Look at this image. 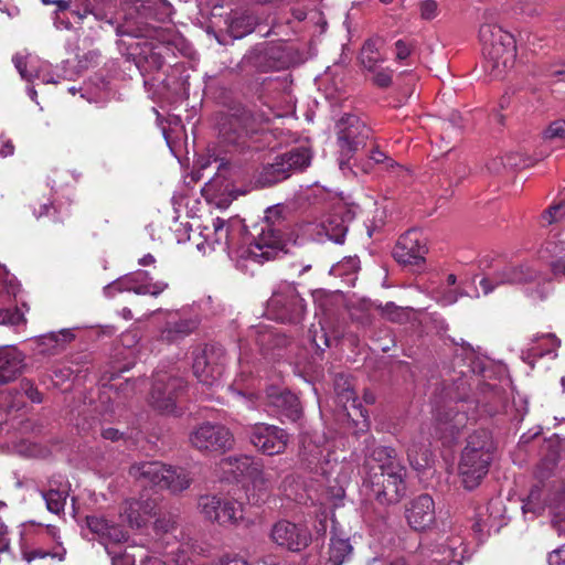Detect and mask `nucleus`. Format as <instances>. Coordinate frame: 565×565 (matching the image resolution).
<instances>
[{
    "instance_id": "nucleus-50",
    "label": "nucleus",
    "mask_w": 565,
    "mask_h": 565,
    "mask_svg": "<svg viewBox=\"0 0 565 565\" xmlns=\"http://www.w3.org/2000/svg\"><path fill=\"white\" fill-rule=\"evenodd\" d=\"M370 160H372L374 163H386V168L387 169H392L394 168L395 166H397V163L391 159L390 157H387L383 151H381L377 147L373 148L370 156H369Z\"/></svg>"
},
{
    "instance_id": "nucleus-55",
    "label": "nucleus",
    "mask_w": 565,
    "mask_h": 565,
    "mask_svg": "<svg viewBox=\"0 0 565 565\" xmlns=\"http://www.w3.org/2000/svg\"><path fill=\"white\" fill-rule=\"evenodd\" d=\"M487 169L490 173L501 174L503 171L507 170L504 158L503 157L492 158L491 160H489L487 162Z\"/></svg>"
},
{
    "instance_id": "nucleus-51",
    "label": "nucleus",
    "mask_w": 565,
    "mask_h": 565,
    "mask_svg": "<svg viewBox=\"0 0 565 565\" xmlns=\"http://www.w3.org/2000/svg\"><path fill=\"white\" fill-rule=\"evenodd\" d=\"M44 339H47L50 341H53L57 344L67 343L74 339V334L70 329H63L60 332H51L47 335L44 337Z\"/></svg>"
},
{
    "instance_id": "nucleus-25",
    "label": "nucleus",
    "mask_w": 565,
    "mask_h": 565,
    "mask_svg": "<svg viewBox=\"0 0 565 565\" xmlns=\"http://www.w3.org/2000/svg\"><path fill=\"white\" fill-rule=\"evenodd\" d=\"M540 271L529 263L507 265L497 271L498 282L515 285L530 284L539 279Z\"/></svg>"
},
{
    "instance_id": "nucleus-52",
    "label": "nucleus",
    "mask_w": 565,
    "mask_h": 565,
    "mask_svg": "<svg viewBox=\"0 0 565 565\" xmlns=\"http://www.w3.org/2000/svg\"><path fill=\"white\" fill-rule=\"evenodd\" d=\"M480 287L482 288V292L484 296L491 294L498 286L504 285L503 282H498L497 271L491 277H482L479 281Z\"/></svg>"
},
{
    "instance_id": "nucleus-48",
    "label": "nucleus",
    "mask_w": 565,
    "mask_h": 565,
    "mask_svg": "<svg viewBox=\"0 0 565 565\" xmlns=\"http://www.w3.org/2000/svg\"><path fill=\"white\" fill-rule=\"evenodd\" d=\"M34 215L36 218H41L43 216H54V221L56 223H63V218L60 217L58 210L53 203H43L39 206V210H34Z\"/></svg>"
},
{
    "instance_id": "nucleus-40",
    "label": "nucleus",
    "mask_w": 565,
    "mask_h": 565,
    "mask_svg": "<svg viewBox=\"0 0 565 565\" xmlns=\"http://www.w3.org/2000/svg\"><path fill=\"white\" fill-rule=\"evenodd\" d=\"M539 75L546 78H554L565 75V60L547 62L540 66Z\"/></svg>"
},
{
    "instance_id": "nucleus-16",
    "label": "nucleus",
    "mask_w": 565,
    "mask_h": 565,
    "mask_svg": "<svg viewBox=\"0 0 565 565\" xmlns=\"http://www.w3.org/2000/svg\"><path fill=\"white\" fill-rule=\"evenodd\" d=\"M422 565H461L466 547L460 535L441 537L440 542L426 548Z\"/></svg>"
},
{
    "instance_id": "nucleus-23",
    "label": "nucleus",
    "mask_w": 565,
    "mask_h": 565,
    "mask_svg": "<svg viewBox=\"0 0 565 565\" xmlns=\"http://www.w3.org/2000/svg\"><path fill=\"white\" fill-rule=\"evenodd\" d=\"M487 518H484L482 513H479L478 519L472 525V530L479 539H482L492 529L498 531L501 526V520L507 512L502 497H491L487 504Z\"/></svg>"
},
{
    "instance_id": "nucleus-11",
    "label": "nucleus",
    "mask_w": 565,
    "mask_h": 565,
    "mask_svg": "<svg viewBox=\"0 0 565 565\" xmlns=\"http://www.w3.org/2000/svg\"><path fill=\"white\" fill-rule=\"evenodd\" d=\"M200 323V316L190 309L168 311L158 329L157 339L166 344L180 343L191 335Z\"/></svg>"
},
{
    "instance_id": "nucleus-62",
    "label": "nucleus",
    "mask_w": 565,
    "mask_h": 565,
    "mask_svg": "<svg viewBox=\"0 0 565 565\" xmlns=\"http://www.w3.org/2000/svg\"><path fill=\"white\" fill-rule=\"evenodd\" d=\"M548 565H565V548L553 551L548 555Z\"/></svg>"
},
{
    "instance_id": "nucleus-22",
    "label": "nucleus",
    "mask_w": 565,
    "mask_h": 565,
    "mask_svg": "<svg viewBox=\"0 0 565 565\" xmlns=\"http://www.w3.org/2000/svg\"><path fill=\"white\" fill-rule=\"evenodd\" d=\"M25 356L13 345L0 347V385L18 379L25 369Z\"/></svg>"
},
{
    "instance_id": "nucleus-45",
    "label": "nucleus",
    "mask_w": 565,
    "mask_h": 565,
    "mask_svg": "<svg viewBox=\"0 0 565 565\" xmlns=\"http://www.w3.org/2000/svg\"><path fill=\"white\" fill-rule=\"evenodd\" d=\"M565 217V203L561 202L558 204L550 206L542 214V218L546 221L547 224H552Z\"/></svg>"
},
{
    "instance_id": "nucleus-35",
    "label": "nucleus",
    "mask_w": 565,
    "mask_h": 565,
    "mask_svg": "<svg viewBox=\"0 0 565 565\" xmlns=\"http://www.w3.org/2000/svg\"><path fill=\"white\" fill-rule=\"evenodd\" d=\"M14 395H23L34 404H41L43 402V394L38 390L33 381L29 379H22L19 385L11 390Z\"/></svg>"
},
{
    "instance_id": "nucleus-24",
    "label": "nucleus",
    "mask_w": 565,
    "mask_h": 565,
    "mask_svg": "<svg viewBox=\"0 0 565 565\" xmlns=\"http://www.w3.org/2000/svg\"><path fill=\"white\" fill-rule=\"evenodd\" d=\"M354 547L349 537L332 531L323 565H345L353 559Z\"/></svg>"
},
{
    "instance_id": "nucleus-42",
    "label": "nucleus",
    "mask_w": 565,
    "mask_h": 565,
    "mask_svg": "<svg viewBox=\"0 0 565 565\" xmlns=\"http://www.w3.org/2000/svg\"><path fill=\"white\" fill-rule=\"evenodd\" d=\"M168 287L167 282L157 281L153 284H139L132 287H129V290H132L137 295H150L157 297Z\"/></svg>"
},
{
    "instance_id": "nucleus-63",
    "label": "nucleus",
    "mask_w": 565,
    "mask_h": 565,
    "mask_svg": "<svg viewBox=\"0 0 565 565\" xmlns=\"http://www.w3.org/2000/svg\"><path fill=\"white\" fill-rule=\"evenodd\" d=\"M53 6H55L54 12L56 14L67 10L72 13V9H75L74 0H55Z\"/></svg>"
},
{
    "instance_id": "nucleus-61",
    "label": "nucleus",
    "mask_w": 565,
    "mask_h": 565,
    "mask_svg": "<svg viewBox=\"0 0 565 565\" xmlns=\"http://www.w3.org/2000/svg\"><path fill=\"white\" fill-rule=\"evenodd\" d=\"M353 157L343 154L342 151L340 150L339 168L344 174H349V173L354 174V175L356 174L355 171L353 170L352 166L350 164V160Z\"/></svg>"
},
{
    "instance_id": "nucleus-6",
    "label": "nucleus",
    "mask_w": 565,
    "mask_h": 565,
    "mask_svg": "<svg viewBox=\"0 0 565 565\" xmlns=\"http://www.w3.org/2000/svg\"><path fill=\"white\" fill-rule=\"evenodd\" d=\"M185 388L184 380L173 371H158L153 375L149 403L162 414H178L179 396Z\"/></svg>"
},
{
    "instance_id": "nucleus-28",
    "label": "nucleus",
    "mask_w": 565,
    "mask_h": 565,
    "mask_svg": "<svg viewBox=\"0 0 565 565\" xmlns=\"http://www.w3.org/2000/svg\"><path fill=\"white\" fill-rule=\"evenodd\" d=\"M129 497L125 502V515L131 526L140 527L146 523V516L151 514L154 502L149 498Z\"/></svg>"
},
{
    "instance_id": "nucleus-44",
    "label": "nucleus",
    "mask_w": 565,
    "mask_h": 565,
    "mask_svg": "<svg viewBox=\"0 0 565 565\" xmlns=\"http://www.w3.org/2000/svg\"><path fill=\"white\" fill-rule=\"evenodd\" d=\"M544 137L550 140L558 139L565 141V120L558 119L548 125Z\"/></svg>"
},
{
    "instance_id": "nucleus-17",
    "label": "nucleus",
    "mask_w": 565,
    "mask_h": 565,
    "mask_svg": "<svg viewBox=\"0 0 565 565\" xmlns=\"http://www.w3.org/2000/svg\"><path fill=\"white\" fill-rule=\"evenodd\" d=\"M271 539L288 551L300 552L309 545L311 534L307 527L282 520L273 526Z\"/></svg>"
},
{
    "instance_id": "nucleus-38",
    "label": "nucleus",
    "mask_w": 565,
    "mask_h": 565,
    "mask_svg": "<svg viewBox=\"0 0 565 565\" xmlns=\"http://www.w3.org/2000/svg\"><path fill=\"white\" fill-rule=\"evenodd\" d=\"M551 509L553 512L552 523L561 533H565V497H553Z\"/></svg>"
},
{
    "instance_id": "nucleus-8",
    "label": "nucleus",
    "mask_w": 565,
    "mask_h": 565,
    "mask_svg": "<svg viewBox=\"0 0 565 565\" xmlns=\"http://www.w3.org/2000/svg\"><path fill=\"white\" fill-rule=\"evenodd\" d=\"M373 462L377 463L381 477H386V482L393 486L392 491L395 494H401L406 491L404 480L406 468L401 465L394 448L385 446L370 448L366 446L365 465L370 467V469H374Z\"/></svg>"
},
{
    "instance_id": "nucleus-9",
    "label": "nucleus",
    "mask_w": 565,
    "mask_h": 565,
    "mask_svg": "<svg viewBox=\"0 0 565 565\" xmlns=\"http://www.w3.org/2000/svg\"><path fill=\"white\" fill-rule=\"evenodd\" d=\"M335 134L342 153L353 157L366 146L372 129L359 116L344 114L335 124Z\"/></svg>"
},
{
    "instance_id": "nucleus-3",
    "label": "nucleus",
    "mask_w": 565,
    "mask_h": 565,
    "mask_svg": "<svg viewBox=\"0 0 565 565\" xmlns=\"http://www.w3.org/2000/svg\"><path fill=\"white\" fill-rule=\"evenodd\" d=\"M494 449L491 433L487 429H478L467 438L458 467L461 482L467 491L475 490L488 473Z\"/></svg>"
},
{
    "instance_id": "nucleus-39",
    "label": "nucleus",
    "mask_w": 565,
    "mask_h": 565,
    "mask_svg": "<svg viewBox=\"0 0 565 565\" xmlns=\"http://www.w3.org/2000/svg\"><path fill=\"white\" fill-rule=\"evenodd\" d=\"M376 308L381 311L383 317L392 322H403L407 319L405 311L394 302H387L384 306L379 305Z\"/></svg>"
},
{
    "instance_id": "nucleus-4",
    "label": "nucleus",
    "mask_w": 565,
    "mask_h": 565,
    "mask_svg": "<svg viewBox=\"0 0 565 565\" xmlns=\"http://www.w3.org/2000/svg\"><path fill=\"white\" fill-rule=\"evenodd\" d=\"M129 475L143 488L158 491L182 492L190 486L191 478L182 468L168 467L159 461L134 463Z\"/></svg>"
},
{
    "instance_id": "nucleus-1",
    "label": "nucleus",
    "mask_w": 565,
    "mask_h": 565,
    "mask_svg": "<svg viewBox=\"0 0 565 565\" xmlns=\"http://www.w3.org/2000/svg\"><path fill=\"white\" fill-rule=\"evenodd\" d=\"M291 227L290 212L285 205L269 206L263 220L254 226L253 242L243 256L263 263L289 253L287 243L290 239Z\"/></svg>"
},
{
    "instance_id": "nucleus-18",
    "label": "nucleus",
    "mask_w": 565,
    "mask_h": 565,
    "mask_svg": "<svg viewBox=\"0 0 565 565\" xmlns=\"http://www.w3.org/2000/svg\"><path fill=\"white\" fill-rule=\"evenodd\" d=\"M266 405L279 417L296 422L302 415V407L297 395L288 390L271 386L266 393Z\"/></svg>"
},
{
    "instance_id": "nucleus-19",
    "label": "nucleus",
    "mask_w": 565,
    "mask_h": 565,
    "mask_svg": "<svg viewBox=\"0 0 565 565\" xmlns=\"http://www.w3.org/2000/svg\"><path fill=\"white\" fill-rule=\"evenodd\" d=\"M246 113L223 116L218 121V137L225 145L244 147L252 129Z\"/></svg>"
},
{
    "instance_id": "nucleus-58",
    "label": "nucleus",
    "mask_w": 565,
    "mask_h": 565,
    "mask_svg": "<svg viewBox=\"0 0 565 565\" xmlns=\"http://www.w3.org/2000/svg\"><path fill=\"white\" fill-rule=\"evenodd\" d=\"M556 466V458H546L542 461L537 470L539 478H545L550 475L552 469Z\"/></svg>"
},
{
    "instance_id": "nucleus-7",
    "label": "nucleus",
    "mask_w": 565,
    "mask_h": 565,
    "mask_svg": "<svg viewBox=\"0 0 565 565\" xmlns=\"http://www.w3.org/2000/svg\"><path fill=\"white\" fill-rule=\"evenodd\" d=\"M268 316L282 323L298 324L306 315V303L294 285H282L268 300Z\"/></svg>"
},
{
    "instance_id": "nucleus-60",
    "label": "nucleus",
    "mask_w": 565,
    "mask_h": 565,
    "mask_svg": "<svg viewBox=\"0 0 565 565\" xmlns=\"http://www.w3.org/2000/svg\"><path fill=\"white\" fill-rule=\"evenodd\" d=\"M505 161V168L508 169H514L523 166V159L519 153H508L503 156Z\"/></svg>"
},
{
    "instance_id": "nucleus-41",
    "label": "nucleus",
    "mask_w": 565,
    "mask_h": 565,
    "mask_svg": "<svg viewBox=\"0 0 565 565\" xmlns=\"http://www.w3.org/2000/svg\"><path fill=\"white\" fill-rule=\"evenodd\" d=\"M50 488L46 491L41 490L40 494H68L71 491V484L61 475L54 476L49 481Z\"/></svg>"
},
{
    "instance_id": "nucleus-12",
    "label": "nucleus",
    "mask_w": 565,
    "mask_h": 565,
    "mask_svg": "<svg viewBox=\"0 0 565 565\" xmlns=\"http://www.w3.org/2000/svg\"><path fill=\"white\" fill-rule=\"evenodd\" d=\"M467 403L459 402L455 404H446L436 408L435 413V435L444 441V444L452 443L460 430L466 427L469 419L467 415Z\"/></svg>"
},
{
    "instance_id": "nucleus-64",
    "label": "nucleus",
    "mask_w": 565,
    "mask_h": 565,
    "mask_svg": "<svg viewBox=\"0 0 565 565\" xmlns=\"http://www.w3.org/2000/svg\"><path fill=\"white\" fill-rule=\"evenodd\" d=\"M73 373V370L66 366L53 371L54 379H56L58 382L71 380Z\"/></svg>"
},
{
    "instance_id": "nucleus-43",
    "label": "nucleus",
    "mask_w": 565,
    "mask_h": 565,
    "mask_svg": "<svg viewBox=\"0 0 565 565\" xmlns=\"http://www.w3.org/2000/svg\"><path fill=\"white\" fill-rule=\"evenodd\" d=\"M127 540V534L122 529L115 524H108L106 533L100 539V542L107 547L108 542L119 543Z\"/></svg>"
},
{
    "instance_id": "nucleus-53",
    "label": "nucleus",
    "mask_w": 565,
    "mask_h": 565,
    "mask_svg": "<svg viewBox=\"0 0 565 565\" xmlns=\"http://www.w3.org/2000/svg\"><path fill=\"white\" fill-rule=\"evenodd\" d=\"M310 332H311L312 343L316 345L317 349L323 351L324 348H329L330 347V340L327 337V334L323 331V329L320 330V334H318L317 330H310Z\"/></svg>"
},
{
    "instance_id": "nucleus-33",
    "label": "nucleus",
    "mask_w": 565,
    "mask_h": 565,
    "mask_svg": "<svg viewBox=\"0 0 565 565\" xmlns=\"http://www.w3.org/2000/svg\"><path fill=\"white\" fill-rule=\"evenodd\" d=\"M553 497H525L521 500V509L524 515L532 514V516H537L543 513L546 505H548L550 512L553 515L551 509V502H553Z\"/></svg>"
},
{
    "instance_id": "nucleus-29",
    "label": "nucleus",
    "mask_w": 565,
    "mask_h": 565,
    "mask_svg": "<svg viewBox=\"0 0 565 565\" xmlns=\"http://www.w3.org/2000/svg\"><path fill=\"white\" fill-rule=\"evenodd\" d=\"M253 333L256 344L265 355L269 354V352L275 349L286 347L288 343V339L284 334L278 333L269 327H255Z\"/></svg>"
},
{
    "instance_id": "nucleus-21",
    "label": "nucleus",
    "mask_w": 565,
    "mask_h": 565,
    "mask_svg": "<svg viewBox=\"0 0 565 565\" xmlns=\"http://www.w3.org/2000/svg\"><path fill=\"white\" fill-rule=\"evenodd\" d=\"M433 497H415L406 508L408 524L417 531L427 529L436 519Z\"/></svg>"
},
{
    "instance_id": "nucleus-56",
    "label": "nucleus",
    "mask_w": 565,
    "mask_h": 565,
    "mask_svg": "<svg viewBox=\"0 0 565 565\" xmlns=\"http://www.w3.org/2000/svg\"><path fill=\"white\" fill-rule=\"evenodd\" d=\"M373 82L382 88H386L392 84V74L387 70H381L375 73Z\"/></svg>"
},
{
    "instance_id": "nucleus-13",
    "label": "nucleus",
    "mask_w": 565,
    "mask_h": 565,
    "mask_svg": "<svg viewBox=\"0 0 565 565\" xmlns=\"http://www.w3.org/2000/svg\"><path fill=\"white\" fill-rule=\"evenodd\" d=\"M189 440L200 451H225L233 445V435L221 424L204 423L190 434Z\"/></svg>"
},
{
    "instance_id": "nucleus-14",
    "label": "nucleus",
    "mask_w": 565,
    "mask_h": 565,
    "mask_svg": "<svg viewBox=\"0 0 565 565\" xmlns=\"http://www.w3.org/2000/svg\"><path fill=\"white\" fill-rule=\"evenodd\" d=\"M202 513L220 524H232L243 518V502L234 497H200Z\"/></svg>"
},
{
    "instance_id": "nucleus-36",
    "label": "nucleus",
    "mask_w": 565,
    "mask_h": 565,
    "mask_svg": "<svg viewBox=\"0 0 565 565\" xmlns=\"http://www.w3.org/2000/svg\"><path fill=\"white\" fill-rule=\"evenodd\" d=\"M213 227V245L223 246L224 249H230V226L223 218L216 217L212 221Z\"/></svg>"
},
{
    "instance_id": "nucleus-34",
    "label": "nucleus",
    "mask_w": 565,
    "mask_h": 565,
    "mask_svg": "<svg viewBox=\"0 0 565 565\" xmlns=\"http://www.w3.org/2000/svg\"><path fill=\"white\" fill-rule=\"evenodd\" d=\"M231 472L238 471L242 476L254 478L259 473L258 465L249 456H241L228 460Z\"/></svg>"
},
{
    "instance_id": "nucleus-37",
    "label": "nucleus",
    "mask_w": 565,
    "mask_h": 565,
    "mask_svg": "<svg viewBox=\"0 0 565 565\" xmlns=\"http://www.w3.org/2000/svg\"><path fill=\"white\" fill-rule=\"evenodd\" d=\"M360 61H361V64L363 65V67H365L370 71H374L376 64L380 61H382V58L376 50L375 43L372 40H369L364 43V45L361 50Z\"/></svg>"
},
{
    "instance_id": "nucleus-32",
    "label": "nucleus",
    "mask_w": 565,
    "mask_h": 565,
    "mask_svg": "<svg viewBox=\"0 0 565 565\" xmlns=\"http://www.w3.org/2000/svg\"><path fill=\"white\" fill-rule=\"evenodd\" d=\"M324 235L332 242L337 244H342L344 242L348 226L342 217L338 215L330 216L326 222L321 225Z\"/></svg>"
},
{
    "instance_id": "nucleus-49",
    "label": "nucleus",
    "mask_w": 565,
    "mask_h": 565,
    "mask_svg": "<svg viewBox=\"0 0 565 565\" xmlns=\"http://www.w3.org/2000/svg\"><path fill=\"white\" fill-rule=\"evenodd\" d=\"M45 504L52 513L60 514L66 504V497H43Z\"/></svg>"
},
{
    "instance_id": "nucleus-47",
    "label": "nucleus",
    "mask_w": 565,
    "mask_h": 565,
    "mask_svg": "<svg viewBox=\"0 0 565 565\" xmlns=\"http://www.w3.org/2000/svg\"><path fill=\"white\" fill-rule=\"evenodd\" d=\"M87 526L89 530L99 535V539L106 533L109 522L104 518L86 516Z\"/></svg>"
},
{
    "instance_id": "nucleus-30",
    "label": "nucleus",
    "mask_w": 565,
    "mask_h": 565,
    "mask_svg": "<svg viewBox=\"0 0 565 565\" xmlns=\"http://www.w3.org/2000/svg\"><path fill=\"white\" fill-rule=\"evenodd\" d=\"M561 345V340L554 333H544L533 340V344L527 349L526 353L530 358H543L553 354L557 356L556 350Z\"/></svg>"
},
{
    "instance_id": "nucleus-2",
    "label": "nucleus",
    "mask_w": 565,
    "mask_h": 565,
    "mask_svg": "<svg viewBox=\"0 0 565 565\" xmlns=\"http://www.w3.org/2000/svg\"><path fill=\"white\" fill-rule=\"evenodd\" d=\"M497 12L486 10L479 28V40L487 60V70L494 78H501L513 66L516 46L513 35L497 24Z\"/></svg>"
},
{
    "instance_id": "nucleus-27",
    "label": "nucleus",
    "mask_w": 565,
    "mask_h": 565,
    "mask_svg": "<svg viewBox=\"0 0 565 565\" xmlns=\"http://www.w3.org/2000/svg\"><path fill=\"white\" fill-rule=\"evenodd\" d=\"M18 290L19 287L15 282H0V303L6 302L11 297H14ZM23 322H25L24 316L17 307L13 309L0 308V324L18 326Z\"/></svg>"
},
{
    "instance_id": "nucleus-57",
    "label": "nucleus",
    "mask_w": 565,
    "mask_h": 565,
    "mask_svg": "<svg viewBox=\"0 0 565 565\" xmlns=\"http://www.w3.org/2000/svg\"><path fill=\"white\" fill-rule=\"evenodd\" d=\"M10 548V537L8 526L0 519V554L8 552Z\"/></svg>"
},
{
    "instance_id": "nucleus-46",
    "label": "nucleus",
    "mask_w": 565,
    "mask_h": 565,
    "mask_svg": "<svg viewBox=\"0 0 565 565\" xmlns=\"http://www.w3.org/2000/svg\"><path fill=\"white\" fill-rule=\"evenodd\" d=\"M550 269L556 280L561 281L565 278V249L551 260Z\"/></svg>"
},
{
    "instance_id": "nucleus-20",
    "label": "nucleus",
    "mask_w": 565,
    "mask_h": 565,
    "mask_svg": "<svg viewBox=\"0 0 565 565\" xmlns=\"http://www.w3.org/2000/svg\"><path fill=\"white\" fill-rule=\"evenodd\" d=\"M427 247L423 242L422 233L417 230H409L397 241L394 249V258L405 265H419L425 259Z\"/></svg>"
},
{
    "instance_id": "nucleus-26",
    "label": "nucleus",
    "mask_w": 565,
    "mask_h": 565,
    "mask_svg": "<svg viewBox=\"0 0 565 565\" xmlns=\"http://www.w3.org/2000/svg\"><path fill=\"white\" fill-rule=\"evenodd\" d=\"M114 0H74L75 9H72V15L83 21L88 15H93L97 21H104L114 25L111 18H108L106 8H108Z\"/></svg>"
},
{
    "instance_id": "nucleus-10",
    "label": "nucleus",
    "mask_w": 565,
    "mask_h": 565,
    "mask_svg": "<svg viewBox=\"0 0 565 565\" xmlns=\"http://www.w3.org/2000/svg\"><path fill=\"white\" fill-rule=\"evenodd\" d=\"M226 353L217 343L205 344L194 352L193 374L204 385H213L225 369Z\"/></svg>"
},
{
    "instance_id": "nucleus-5",
    "label": "nucleus",
    "mask_w": 565,
    "mask_h": 565,
    "mask_svg": "<svg viewBox=\"0 0 565 565\" xmlns=\"http://www.w3.org/2000/svg\"><path fill=\"white\" fill-rule=\"evenodd\" d=\"M311 162L308 148L298 147L276 156L271 162L264 163L255 175L258 188H270L290 178L296 172L303 171Z\"/></svg>"
},
{
    "instance_id": "nucleus-59",
    "label": "nucleus",
    "mask_w": 565,
    "mask_h": 565,
    "mask_svg": "<svg viewBox=\"0 0 565 565\" xmlns=\"http://www.w3.org/2000/svg\"><path fill=\"white\" fill-rule=\"evenodd\" d=\"M395 50L397 60H405L411 54V46L404 40L395 42Z\"/></svg>"
},
{
    "instance_id": "nucleus-54",
    "label": "nucleus",
    "mask_w": 565,
    "mask_h": 565,
    "mask_svg": "<svg viewBox=\"0 0 565 565\" xmlns=\"http://www.w3.org/2000/svg\"><path fill=\"white\" fill-rule=\"evenodd\" d=\"M437 3L434 0H425L420 4V14L424 19L430 20L436 17Z\"/></svg>"
},
{
    "instance_id": "nucleus-31",
    "label": "nucleus",
    "mask_w": 565,
    "mask_h": 565,
    "mask_svg": "<svg viewBox=\"0 0 565 565\" xmlns=\"http://www.w3.org/2000/svg\"><path fill=\"white\" fill-rule=\"evenodd\" d=\"M411 466L416 471L430 468L434 463V455L429 446L422 443H412L407 450Z\"/></svg>"
},
{
    "instance_id": "nucleus-15",
    "label": "nucleus",
    "mask_w": 565,
    "mask_h": 565,
    "mask_svg": "<svg viewBox=\"0 0 565 565\" xmlns=\"http://www.w3.org/2000/svg\"><path fill=\"white\" fill-rule=\"evenodd\" d=\"M249 440L264 455L273 456L285 451L289 435L280 427L257 423L249 428Z\"/></svg>"
}]
</instances>
